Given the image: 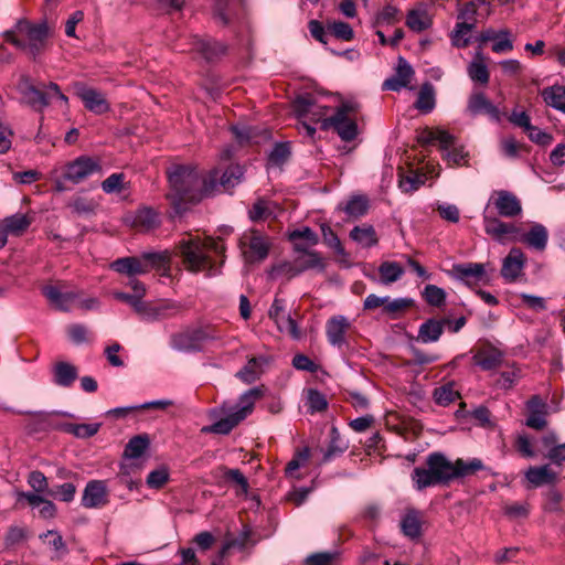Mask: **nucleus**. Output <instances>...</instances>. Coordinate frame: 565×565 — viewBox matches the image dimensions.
<instances>
[{
	"label": "nucleus",
	"mask_w": 565,
	"mask_h": 565,
	"mask_svg": "<svg viewBox=\"0 0 565 565\" xmlns=\"http://www.w3.org/2000/svg\"><path fill=\"white\" fill-rule=\"evenodd\" d=\"M171 192L168 198L172 201L177 212L182 211V203L200 201L203 195L211 194L218 180V171L213 170L209 180H202L195 168L189 166H174L168 172Z\"/></svg>",
	"instance_id": "nucleus-1"
},
{
	"label": "nucleus",
	"mask_w": 565,
	"mask_h": 565,
	"mask_svg": "<svg viewBox=\"0 0 565 565\" xmlns=\"http://www.w3.org/2000/svg\"><path fill=\"white\" fill-rule=\"evenodd\" d=\"M178 248L183 258V264L190 271H209L210 275L215 274L214 263L210 253L223 255L225 250L224 244L218 239L210 237L202 241L192 235L183 237L179 242Z\"/></svg>",
	"instance_id": "nucleus-2"
},
{
	"label": "nucleus",
	"mask_w": 565,
	"mask_h": 565,
	"mask_svg": "<svg viewBox=\"0 0 565 565\" xmlns=\"http://www.w3.org/2000/svg\"><path fill=\"white\" fill-rule=\"evenodd\" d=\"M50 33L51 29L45 21L32 23L26 19H20L13 29L4 32V36L15 47L35 56L44 49Z\"/></svg>",
	"instance_id": "nucleus-3"
},
{
	"label": "nucleus",
	"mask_w": 565,
	"mask_h": 565,
	"mask_svg": "<svg viewBox=\"0 0 565 565\" xmlns=\"http://www.w3.org/2000/svg\"><path fill=\"white\" fill-rule=\"evenodd\" d=\"M426 465L440 483H447L452 479L466 477L483 469V463L478 458H472L469 461L458 459L451 462L440 452L428 455Z\"/></svg>",
	"instance_id": "nucleus-4"
},
{
	"label": "nucleus",
	"mask_w": 565,
	"mask_h": 565,
	"mask_svg": "<svg viewBox=\"0 0 565 565\" xmlns=\"http://www.w3.org/2000/svg\"><path fill=\"white\" fill-rule=\"evenodd\" d=\"M355 106L353 104H343L334 115L322 121L321 129H334L339 137L344 141H352L358 136V125L354 117Z\"/></svg>",
	"instance_id": "nucleus-5"
},
{
	"label": "nucleus",
	"mask_w": 565,
	"mask_h": 565,
	"mask_svg": "<svg viewBox=\"0 0 565 565\" xmlns=\"http://www.w3.org/2000/svg\"><path fill=\"white\" fill-rule=\"evenodd\" d=\"M239 247L244 260L247 264L264 262L271 247L270 238L257 230H249L243 233L239 238Z\"/></svg>",
	"instance_id": "nucleus-6"
},
{
	"label": "nucleus",
	"mask_w": 565,
	"mask_h": 565,
	"mask_svg": "<svg viewBox=\"0 0 565 565\" xmlns=\"http://www.w3.org/2000/svg\"><path fill=\"white\" fill-rule=\"evenodd\" d=\"M319 268L323 269L324 265L322 258L319 253L310 252L305 253L303 255H299L295 258L294 264L282 263L276 266H273L269 270V276L271 279H276L279 276H286L288 279L299 275L300 273L311 269Z\"/></svg>",
	"instance_id": "nucleus-7"
},
{
	"label": "nucleus",
	"mask_w": 565,
	"mask_h": 565,
	"mask_svg": "<svg viewBox=\"0 0 565 565\" xmlns=\"http://www.w3.org/2000/svg\"><path fill=\"white\" fill-rule=\"evenodd\" d=\"M214 339L204 328H186L171 334L170 347L179 352H196L203 344Z\"/></svg>",
	"instance_id": "nucleus-8"
},
{
	"label": "nucleus",
	"mask_w": 565,
	"mask_h": 565,
	"mask_svg": "<svg viewBox=\"0 0 565 565\" xmlns=\"http://www.w3.org/2000/svg\"><path fill=\"white\" fill-rule=\"evenodd\" d=\"M72 87L74 94L83 102L85 108L90 113L102 115L109 111L110 105L103 92L89 87L83 82H75Z\"/></svg>",
	"instance_id": "nucleus-9"
},
{
	"label": "nucleus",
	"mask_w": 565,
	"mask_h": 565,
	"mask_svg": "<svg viewBox=\"0 0 565 565\" xmlns=\"http://www.w3.org/2000/svg\"><path fill=\"white\" fill-rule=\"evenodd\" d=\"M294 113L299 119H308L310 122H320L329 118V107L319 104L310 95L298 96L292 105Z\"/></svg>",
	"instance_id": "nucleus-10"
},
{
	"label": "nucleus",
	"mask_w": 565,
	"mask_h": 565,
	"mask_svg": "<svg viewBox=\"0 0 565 565\" xmlns=\"http://www.w3.org/2000/svg\"><path fill=\"white\" fill-rule=\"evenodd\" d=\"M100 163L90 157H78L64 167V179L77 184L86 178L100 172Z\"/></svg>",
	"instance_id": "nucleus-11"
},
{
	"label": "nucleus",
	"mask_w": 565,
	"mask_h": 565,
	"mask_svg": "<svg viewBox=\"0 0 565 565\" xmlns=\"http://www.w3.org/2000/svg\"><path fill=\"white\" fill-rule=\"evenodd\" d=\"M268 316L276 323L280 332L287 333L295 340L300 339V329L296 320L287 312L285 300L275 298L268 311Z\"/></svg>",
	"instance_id": "nucleus-12"
},
{
	"label": "nucleus",
	"mask_w": 565,
	"mask_h": 565,
	"mask_svg": "<svg viewBox=\"0 0 565 565\" xmlns=\"http://www.w3.org/2000/svg\"><path fill=\"white\" fill-rule=\"evenodd\" d=\"M43 294L51 306L61 311L74 308L78 299V291L68 289L64 284L45 286Z\"/></svg>",
	"instance_id": "nucleus-13"
},
{
	"label": "nucleus",
	"mask_w": 565,
	"mask_h": 565,
	"mask_svg": "<svg viewBox=\"0 0 565 565\" xmlns=\"http://www.w3.org/2000/svg\"><path fill=\"white\" fill-rule=\"evenodd\" d=\"M484 232L501 244L516 242L520 230L512 223H505L498 217L483 214Z\"/></svg>",
	"instance_id": "nucleus-14"
},
{
	"label": "nucleus",
	"mask_w": 565,
	"mask_h": 565,
	"mask_svg": "<svg viewBox=\"0 0 565 565\" xmlns=\"http://www.w3.org/2000/svg\"><path fill=\"white\" fill-rule=\"evenodd\" d=\"M15 90L20 95V100L33 108L42 110L49 106L46 94L38 89L28 75L21 74L15 84Z\"/></svg>",
	"instance_id": "nucleus-15"
},
{
	"label": "nucleus",
	"mask_w": 565,
	"mask_h": 565,
	"mask_svg": "<svg viewBox=\"0 0 565 565\" xmlns=\"http://www.w3.org/2000/svg\"><path fill=\"white\" fill-rule=\"evenodd\" d=\"M180 309L181 306L175 301H163L159 303L142 301L140 308H138L137 315L143 321L154 322L173 317Z\"/></svg>",
	"instance_id": "nucleus-16"
},
{
	"label": "nucleus",
	"mask_w": 565,
	"mask_h": 565,
	"mask_svg": "<svg viewBox=\"0 0 565 565\" xmlns=\"http://www.w3.org/2000/svg\"><path fill=\"white\" fill-rule=\"evenodd\" d=\"M490 205H493L498 214L503 217H515L522 213L520 200L505 190L494 191L489 199L488 206Z\"/></svg>",
	"instance_id": "nucleus-17"
},
{
	"label": "nucleus",
	"mask_w": 565,
	"mask_h": 565,
	"mask_svg": "<svg viewBox=\"0 0 565 565\" xmlns=\"http://www.w3.org/2000/svg\"><path fill=\"white\" fill-rule=\"evenodd\" d=\"M109 502V491L104 480H90L86 483L82 505L86 509H100Z\"/></svg>",
	"instance_id": "nucleus-18"
},
{
	"label": "nucleus",
	"mask_w": 565,
	"mask_h": 565,
	"mask_svg": "<svg viewBox=\"0 0 565 565\" xmlns=\"http://www.w3.org/2000/svg\"><path fill=\"white\" fill-rule=\"evenodd\" d=\"M450 276L465 281L471 282H489L490 278L487 275V265L481 263H462L452 265L449 271Z\"/></svg>",
	"instance_id": "nucleus-19"
},
{
	"label": "nucleus",
	"mask_w": 565,
	"mask_h": 565,
	"mask_svg": "<svg viewBox=\"0 0 565 565\" xmlns=\"http://www.w3.org/2000/svg\"><path fill=\"white\" fill-rule=\"evenodd\" d=\"M525 264L524 253L520 248L513 247L503 258L501 276L509 282L515 281L523 274Z\"/></svg>",
	"instance_id": "nucleus-20"
},
{
	"label": "nucleus",
	"mask_w": 565,
	"mask_h": 565,
	"mask_svg": "<svg viewBox=\"0 0 565 565\" xmlns=\"http://www.w3.org/2000/svg\"><path fill=\"white\" fill-rule=\"evenodd\" d=\"M466 111L470 116L486 114L493 120L500 119V110L498 107L494 106L483 93L477 90L470 94Z\"/></svg>",
	"instance_id": "nucleus-21"
},
{
	"label": "nucleus",
	"mask_w": 565,
	"mask_h": 565,
	"mask_svg": "<svg viewBox=\"0 0 565 565\" xmlns=\"http://www.w3.org/2000/svg\"><path fill=\"white\" fill-rule=\"evenodd\" d=\"M351 323L344 316H333L326 323V335L332 347L341 348L345 344V333Z\"/></svg>",
	"instance_id": "nucleus-22"
},
{
	"label": "nucleus",
	"mask_w": 565,
	"mask_h": 565,
	"mask_svg": "<svg viewBox=\"0 0 565 565\" xmlns=\"http://www.w3.org/2000/svg\"><path fill=\"white\" fill-rule=\"evenodd\" d=\"M414 76V70L411 64L403 57L398 58L395 74L384 81L383 89L398 92L404 87H408Z\"/></svg>",
	"instance_id": "nucleus-23"
},
{
	"label": "nucleus",
	"mask_w": 565,
	"mask_h": 565,
	"mask_svg": "<svg viewBox=\"0 0 565 565\" xmlns=\"http://www.w3.org/2000/svg\"><path fill=\"white\" fill-rule=\"evenodd\" d=\"M529 416L526 426L536 430L543 429L547 422V404L537 395L532 396L526 403Z\"/></svg>",
	"instance_id": "nucleus-24"
},
{
	"label": "nucleus",
	"mask_w": 565,
	"mask_h": 565,
	"mask_svg": "<svg viewBox=\"0 0 565 565\" xmlns=\"http://www.w3.org/2000/svg\"><path fill=\"white\" fill-rule=\"evenodd\" d=\"M263 395L264 392L262 387L249 388L239 396L237 404L228 409L237 416L238 420H244L253 413L255 403L260 399Z\"/></svg>",
	"instance_id": "nucleus-25"
},
{
	"label": "nucleus",
	"mask_w": 565,
	"mask_h": 565,
	"mask_svg": "<svg viewBox=\"0 0 565 565\" xmlns=\"http://www.w3.org/2000/svg\"><path fill=\"white\" fill-rule=\"evenodd\" d=\"M191 51L199 53L203 58L211 61L225 53L226 46L220 42L202 39L198 35L190 38Z\"/></svg>",
	"instance_id": "nucleus-26"
},
{
	"label": "nucleus",
	"mask_w": 565,
	"mask_h": 565,
	"mask_svg": "<svg viewBox=\"0 0 565 565\" xmlns=\"http://www.w3.org/2000/svg\"><path fill=\"white\" fill-rule=\"evenodd\" d=\"M516 242H522L529 247L542 252L546 248L548 232L544 225L535 223L527 233L520 232Z\"/></svg>",
	"instance_id": "nucleus-27"
},
{
	"label": "nucleus",
	"mask_w": 565,
	"mask_h": 565,
	"mask_svg": "<svg viewBox=\"0 0 565 565\" xmlns=\"http://www.w3.org/2000/svg\"><path fill=\"white\" fill-rule=\"evenodd\" d=\"M127 222L139 231L148 232L159 225V216L157 212L150 207H142L127 217Z\"/></svg>",
	"instance_id": "nucleus-28"
},
{
	"label": "nucleus",
	"mask_w": 565,
	"mask_h": 565,
	"mask_svg": "<svg viewBox=\"0 0 565 565\" xmlns=\"http://www.w3.org/2000/svg\"><path fill=\"white\" fill-rule=\"evenodd\" d=\"M110 267L117 273L128 276L148 273L147 264L140 257H124L111 263Z\"/></svg>",
	"instance_id": "nucleus-29"
},
{
	"label": "nucleus",
	"mask_w": 565,
	"mask_h": 565,
	"mask_svg": "<svg viewBox=\"0 0 565 565\" xmlns=\"http://www.w3.org/2000/svg\"><path fill=\"white\" fill-rule=\"evenodd\" d=\"M526 480L535 488L544 484H553L557 480V473L552 470L550 465L540 467H530L525 471Z\"/></svg>",
	"instance_id": "nucleus-30"
},
{
	"label": "nucleus",
	"mask_w": 565,
	"mask_h": 565,
	"mask_svg": "<svg viewBox=\"0 0 565 565\" xmlns=\"http://www.w3.org/2000/svg\"><path fill=\"white\" fill-rule=\"evenodd\" d=\"M472 359L476 365L490 371L501 365L502 353L494 348H486L477 351Z\"/></svg>",
	"instance_id": "nucleus-31"
},
{
	"label": "nucleus",
	"mask_w": 565,
	"mask_h": 565,
	"mask_svg": "<svg viewBox=\"0 0 565 565\" xmlns=\"http://www.w3.org/2000/svg\"><path fill=\"white\" fill-rule=\"evenodd\" d=\"M349 236L353 242L364 248L373 247L379 242L374 227L369 224L354 226Z\"/></svg>",
	"instance_id": "nucleus-32"
},
{
	"label": "nucleus",
	"mask_w": 565,
	"mask_h": 565,
	"mask_svg": "<svg viewBox=\"0 0 565 565\" xmlns=\"http://www.w3.org/2000/svg\"><path fill=\"white\" fill-rule=\"evenodd\" d=\"M266 360L263 356L252 358L247 363L236 373V376L245 384H252L259 379L263 373V365Z\"/></svg>",
	"instance_id": "nucleus-33"
},
{
	"label": "nucleus",
	"mask_w": 565,
	"mask_h": 565,
	"mask_svg": "<svg viewBox=\"0 0 565 565\" xmlns=\"http://www.w3.org/2000/svg\"><path fill=\"white\" fill-rule=\"evenodd\" d=\"M444 328L443 319H428L419 327L418 340L423 343L436 342L443 334Z\"/></svg>",
	"instance_id": "nucleus-34"
},
{
	"label": "nucleus",
	"mask_w": 565,
	"mask_h": 565,
	"mask_svg": "<svg viewBox=\"0 0 565 565\" xmlns=\"http://www.w3.org/2000/svg\"><path fill=\"white\" fill-rule=\"evenodd\" d=\"M418 141L423 145H431L437 141L440 149H447L454 143V136L443 129H424L418 136Z\"/></svg>",
	"instance_id": "nucleus-35"
},
{
	"label": "nucleus",
	"mask_w": 565,
	"mask_h": 565,
	"mask_svg": "<svg viewBox=\"0 0 565 565\" xmlns=\"http://www.w3.org/2000/svg\"><path fill=\"white\" fill-rule=\"evenodd\" d=\"M541 95L547 106L565 114V85L546 87Z\"/></svg>",
	"instance_id": "nucleus-36"
},
{
	"label": "nucleus",
	"mask_w": 565,
	"mask_h": 565,
	"mask_svg": "<svg viewBox=\"0 0 565 565\" xmlns=\"http://www.w3.org/2000/svg\"><path fill=\"white\" fill-rule=\"evenodd\" d=\"M53 372L54 382L60 386L68 387L77 379L76 367L67 362L56 363Z\"/></svg>",
	"instance_id": "nucleus-37"
},
{
	"label": "nucleus",
	"mask_w": 565,
	"mask_h": 565,
	"mask_svg": "<svg viewBox=\"0 0 565 565\" xmlns=\"http://www.w3.org/2000/svg\"><path fill=\"white\" fill-rule=\"evenodd\" d=\"M406 25L415 32H422L431 25V17L424 9H413L406 17Z\"/></svg>",
	"instance_id": "nucleus-38"
},
{
	"label": "nucleus",
	"mask_w": 565,
	"mask_h": 565,
	"mask_svg": "<svg viewBox=\"0 0 565 565\" xmlns=\"http://www.w3.org/2000/svg\"><path fill=\"white\" fill-rule=\"evenodd\" d=\"M435 105L436 99L434 86L430 83L423 84L419 89L415 107L424 114H429L435 108Z\"/></svg>",
	"instance_id": "nucleus-39"
},
{
	"label": "nucleus",
	"mask_w": 565,
	"mask_h": 565,
	"mask_svg": "<svg viewBox=\"0 0 565 565\" xmlns=\"http://www.w3.org/2000/svg\"><path fill=\"white\" fill-rule=\"evenodd\" d=\"M468 75L473 82H479L481 84H487L489 82V71L481 52H477L475 58L469 64Z\"/></svg>",
	"instance_id": "nucleus-40"
},
{
	"label": "nucleus",
	"mask_w": 565,
	"mask_h": 565,
	"mask_svg": "<svg viewBox=\"0 0 565 565\" xmlns=\"http://www.w3.org/2000/svg\"><path fill=\"white\" fill-rule=\"evenodd\" d=\"M420 518L419 513L415 510H409L401 521V529L405 536L416 539L420 535Z\"/></svg>",
	"instance_id": "nucleus-41"
},
{
	"label": "nucleus",
	"mask_w": 565,
	"mask_h": 565,
	"mask_svg": "<svg viewBox=\"0 0 565 565\" xmlns=\"http://www.w3.org/2000/svg\"><path fill=\"white\" fill-rule=\"evenodd\" d=\"M341 209L350 217L359 218L366 214L369 200L364 195H352Z\"/></svg>",
	"instance_id": "nucleus-42"
},
{
	"label": "nucleus",
	"mask_w": 565,
	"mask_h": 565,
	"mask_svg": "<svg viewBox=\"0 0 565 565\" xmlns=\"http://www.w3.org/2000/svg\"><path fill=\"white\" fill-rule=\"evenodd\" d=\"M405 270L396 262H383L379 267V274L381 282L384 285H391L402 278Z\"/></svg>",
	"instance_id": "nucleus-43"
},
{
	"label": "nucleus",
	"mask_w": 565,
	"mask_h": 565,
	"mask_svg": "<svg viewBox=\"0 0 565 565\" xmlns=\"http://www.w3.org/2000/svg\"><path fill=\"white\" fill-rule=\"evenodd\" d=\"M223 409L225 411V406H223ZM226 412H228L226 417L215 422L213 425H211L209 427H203L202 431L221 434V435L228 434L242 420H238L237 416L230 409H227Z\"/></svg>",
	"instance_id": "nucleus-44"
},
{
	"label": "nucleus",
	"mask_w": 565,
	"mask_h": 565,
	"mask_svg": "<svg viewBox=\"0 0 565 565\" xmlns=\"http://www.w3.org/2000/svg\"><path fill=\"white\" fill-rule=\"evenodd\" d=\"M475 28L473 22L459 21L451 32V44L456 47H466L470 43V32Z\"/></svg>",
	"instance_id": "nucleus-45"
},
{
	"label": "nucleus",
	"mask_w": 565,
	"mask_h": 565,
	"mask_svg": "<svg viewBox=\"0 0 565 565\" xmlns=\"http://www.w3.org/2000/svg\"><path fill=\"white\" fill-rule=\"evenodd\" d=\"M8 235H21L31 224L25 214H14L2 221Z\"/></svg>",
	"instance_id": "nucleus-46"
},
{
	"label": "nucleus",
	"mask_w": 565,
	"mask_h": 565,
	"mask_svg": "<svg viewBox=\"0 0 565 565\" xmlns=\"http://www.w3.org/2000/svg\"><path fill=\"white\" fill-rule=\"evenodd\" d=\"M412 480L417 490L440 484L436 477L430 472V468L428 466L426 468L416 467L413 470Z\"/></svg>",
	"instance_id": "nucleus-47"
},
{
	"label": "nucleus",
	"mask_w": 565,
	"mask_h": 565,
	"mask_svg": "<svg viewBox=\"0 0 565 565\" xmlns=\"http://www.w3.org/2000/svg\"><path fill=\"white\" fill-rule=\"evenodd\" d=\"M243 174L242 167L231 166L220 177L218 184L225 191H230L242 181Z\"/></svg>",
	"instance_id": "nucleus-48"
},
{
	"label": "nucleus",
	"mask_w": 565,
	"mask_h": 565,
	"mask_svg": "<svg viewBox=\"0 0 565 565\" xmlns=\"http://www.w3.org/2000/svg\"><path fill=\"white\" fill-rule=\"evenodd\" d=\"M100 423L92 424H66L64 430L68 434L74 435L77 438H89L98 433L100 429Z\"/></svg>",
	"instance_id": "nucleus-49"
},
{
	"label": "nucleus",
	"mask_w": 565,
	"mask_h": 565,
	"mask_svg": "<svg viewBox=\"0 0 565 565\" xmlns=\"http://www.w3.org/2000/svg\"><path fill=\"white\" fill-rule=\"evenodd\" d=\"M149 445V439L147 436L138 435L132 437L125 448V456L130 459L139 458Z\"/></svg>",
	"instance_id": "nucleus-50"
},
{
	"label": "nucleus",
	"mask_w": 565,
	"mask_h": 565,
	"mask_svg": "<svg viewBox=\"0 0 565 565\" xmlns=\"http://www.w3.org/2000/svg\"><path fill=\"white\" fill-rule=\"evenodd\" d=\"M223 478L226 481H232L237 486V494L246 495L248 492V481L246 477L241 472L239 469H228L223 467Z\"/></svg>",
	"instance_id": "nucleus-51"
},
{
	"label": "nucleus",
	"mask_w": 565,
	"mask_h": 565,
	"mask_svg": "<svg viewBox=\"0 0 565 565\" xmlns=\"http://www.w3.org/2000/svg\"><path fill=\"white\" fill-rule=\"evenodd\" d=\"M327 29L331 35L342 41H351L354 38L353 29L342 21H329Z\"/></svg>",
	"instance_id": "nucleus-52"
},
{
	"label": "nucleus",
	"mask_w": 565,
	"mask_h": 565,
	"mask_svg": "<svg viewBox=\"0 0 565 565\" xmlns=\"http://www.w3.org/2000/svg\"><path fill=\"white\" fill-rule=\"evenodd\" d=\"M306 405L310 413H319L328 407L326 396L317 390L310 388L307 392Z\"/></svg>",
	"instance_id": "nucleus-53"
},
{
	"label": "nucleus",
	"mask_w": 565,
	"mask_h": 565,
	"mask_svg": "<svg viewBox=\"0 0 565 565\" xmlns=\"http://www.w3.org/2000/svg\"><path fill=\"white\" fill-rule=\"evenodd\" d=\"M459 394L454 388L452 384H447L440 387H437L434 391V399L438 405L447 406L450 403L455 402L458 398Z\"/></svg>",
	"instance_id": "nucleus-54"
},
{
	"label": "nucleus",
	"mask_w": 565,
	"mask_h": 565,
	"mask_svg": "<svg viewBox=\"0 0 565 565\" xmlns=\"http://www.w3.org/2000/svg\"><path fill=\"white\" fill-rule=\"evenodd\" d=\"M423 297L430 306L440 307L445 303L446 292L443 288L436 285H427L424 288Z\"/></svg>",
	"instance_id": "nucleus-55"
},
{
	"label": "nucleus",
	"mask_w": 565,
	"mask_h": 565,
	"mask_svg": "<svg viewBox=\"0 0 565 565\" xmlns=\"http://www.w3.org/2000/svg\"><path fill=\"white\" fill-rule=\"evenodd\" d=\"M321 233L323 242L327 246H329L331 249H333L338 255L344 256L345 250L341 244L340 238L338 235L333 232V230L326 224L321 225Z\"/></svg>",
	"instance_id": "nucleus-56"
},
{
	"label": "nucleus",
	"mask_w": 565,
	"mask_h": 565,
	"mask_svg": "<svg viewBox=\"0 0 565 565\" xmlns=\"http://www.w3.org/2000/svg\"><path fill=\"white\" fill-rule=\"evenodd\" d=\"M40 539L44 541L54 552L58 554H64L66 552V546L63 541L62 535L53 530H50L40 535Z\"/></svg>",
	"instance_id": "nucleus-57"
},
{
	"label": "nucleus",
	"mask_w": 565,
	"mask_h": 565,
	"mask_svg": "<svg viewBox=\"0 0 565 565\" xmlns=\"http://www.w3.org/2000/svg\"><path fill=\"white\" fill-rule=\"evenodd\" d=\"M47 494L57 498L63 502H71L74 500L76 494V486L72 482H65L56 486L55 490L49 491Z\"/></svg>",
	"instance_id": "nucleus-58"
},
{
	"label": "nucleus",
	"mask_w": 565,
	"mask_h": 565,
	"mask_svg": "<svg viewBox=\"0 0 565 565\" xmlns=\"http://www.w3.org/2000/svg\"><path fill=\"white\" fill-rule=\"evenodd\" d=\"M290 154L288 143H276L269 153L268 160L274 166H281Z\"/></svg>",
	"instance_id": "nucleus-59"
},
{
	"label": "nucleus",
	"mask_w": 565,
	"mask_h": 565,
	"mask_svg": "<svg viewBox=\"0 0 565 565\" xmlns=\"http://www.w3.org/2000/svg\"><path fill=\"white\" fill-rule=\"evenodd\" d=\"M398 10L394 6H386L383 8L381 12H379L374 20L375 26H381L385 24H392L397 21Z\"/></svg>",
	"instance_id": "nucleus-60"
},
{
	"label": "nucleus",
	"mask_w": 565,
	"mask_h": 565,
	"mask_svg": "<svg viewBox=\"0 0 565 565\" xmlns=\"http://www.w3.org/2000/svg\"><path fill=\"white\" fill-rule=\"evenodd\" d=\"M310 454L308 448H303L296 452L295 457L288 462L286 473L295 477V472L309 460Z\"/></svg>",
	"instance_id": "nucleus-61"
},
{
	"label": "nucleus",
	"mask_w": 565,
	"mask_h": 565,
	"mask_svg": "<svg viewBox=\"0 0 565 565\" xmlns=\"http://www.w3.org/2000/svg\"><path fill=\"white\" fill-rule=\"evenodd\" d=\"M444 151V158L447 160L449 164H460L465 161L468 156L467 152L463 151L462 147L456 146V140L454 139V143L449 146L447 149H441Z\"/></svg>",
	"instance_id": "nucleus-62"
},
{
	"label": "nucleus",
	"mask_w": 565,
	"mask_h": 565,
	"mask_svg": "<svg viewBox=\"0 0 565 565\" xmlns=\"http://www.w3.org/2000/svg\"><path fill=\"white\" fill-rule=\"evenodd\" d=\"M503 512L510 519L526 518L529 514V505L520 502L505 503L503 505Z\"/></svg>",
	"instance_id": "nucleus-63"
},
{
	"label": "nucleus",
	"mask_w": 565,
	"mask_h": 565,
	"mask_svg": "<svg viewBox=\"0 0 565 565\" xmlns=\"http://www.w3.org/2000/svg\"><path fill=\"white\" fill-rule=\"evenodd\" d=\"M337 554L335 553H316L306 558L307 565H333Z\"/></svg>",
	"instance_id": "nucleus-64"
}]
</instances>
